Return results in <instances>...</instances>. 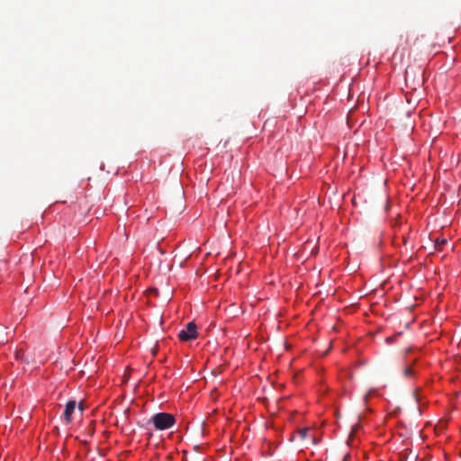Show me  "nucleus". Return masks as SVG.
Wrapping results in <instances>:
<instances>
[{
    "label": "nucleus",
    "instance_id": "obj_1",
    "mask_svg": "<svg viewBox=\"0 0 461 461\" xmlns=\"http://www.w3.org/2000/svg\"><path fill=\"white\" fill-rule=\"evenodd\" d=\"M154 427L158 430L168 429L176 423L175 416L167 412H158L153 415L150 419Z\"/></svg>",
    "mask_w": 461,
    "mask_h": 461
},
{
    "label": "nucleus",
    "instance_id": "obj_2",
    "mask_svg": "<svg viewBox=\"0 0 461 461\" xmlns=\"http://www.w3.org/2000/svg\"><path fill=\"white\" fill-rule=\"evenodd\" d=\"M178 338L182 341H188L197 338L196 325L194 322H188L185 329L178 333Z\"/></svg>",
    "mask_w": 461,
    "mask_h": 461
},
{
    "label": "nucleus",
    "instance_id": "obj_3",
    "mask_svg": "<svg viewBox=\"0 0 461 461\" xmlns=\"http://www.w3.org/2000/svg\"><path fill=\"white\" fill-rule=\"evenodd\" d=\"M77 402L74 400H71L67 402L65 406V410L63 412L62 418L67 423H70L72 421V414L76 410Z\"/></svg>",
    "mask_w": 461,
    "mask_h": 461
},
{
    "label": "nucleus",
    "instance_id": "obj_4",
    "mask_svg": "<svg viewBox=\"0 0 461 461\" xmlns=\"http://www.w3.org/2000/svg\"><path fill=\"white\" fill-rule=\"evenodd\" d=\"M308 431V428H303L297 430V434L301 440H303L306 438Z\"/></svg>",
    "mask_w": 461,
    "mask_h": 461
},
{
    "label": "nucleus",
    "instance_id": "obj_5",
    "mask_svg": "<svg viewBox=\"0 0 461 461\" xmlns=\"http://www.w3.org/2000/svg\"><path fill=\"white\" fill-rule=\"evenodd\" d=\"M403 375L407 377H410L413 375V370L411 366H406L403 371Z\"/></svg>",
    "mask_w": 461,
    "mask_h": 461
},
{
    "label": "nucleus",
    "instance_id": "obj_6",
    "mask_svg": "<svg viewBox=\"0 0 461 461\" xmlns=\"http://www.w3.org/2000/svg\"><path fill=\"white\" fill-rule=\"evenodd\" d=\"M78 408H79V410H80L81 411L84 410V409H83L82 402H80V403H79Z\"/></svg>",
    "mask_w": 461,
    "mask_h": 461
},
{
    "label": "nucleus",
    "instance_id": "obj_7",
    "mask_svg": "<svg viewBox=\"0 0 461 461\" xmlns=\"http://www.w3.org/2000/svg\"><path fill=\"white\" fill-rule=\"evenodd\" d=\"M357 427L356 426L353 430L351 431V434L354 433L357 430Z\"/></svg>",
    "mask_w": 461,
    "mask_h": 461
}]
</instances>
